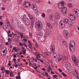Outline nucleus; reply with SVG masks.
<instances>
[{"label":"nucleus","mask_w":79,"mask_h":79,"mask_svg":"<svg viewBox=\"0 0 79 79\" xmlns=\"http://www.w3.org/2000/svg\"><path fill=\"white\" fill-rule=\"evenodd\" d=\"M35 46L36 48H38L39 47V45H38L37 43H35Z\"/></svg>","instance_id":"nucleus-47"},{"label":"nucleus","mask_w":79,"mask_h":79,"mask_svg":"<svg viewBox=\"0 0 79 79\" xmlns=\"http://www.w3.org/2000/svg\"><path fill=\"white\" fill-rule=\"evenodd\" d=\"M7 52V48H6L4 47L2 48L1 52V54L2 56H4L5 54Z\"/></svg>","instance_id":"nucleus-5"},{"label":"nucleus","mask_w":79,"mask_h":79,"mask_svg":"<svg viewBox=\"0 0 79 79\" xmlns=\"http://www.w3.org/2000/svg\"><path fill=\"white\" fill-rule=\"evenodd\" d=\"M46 32L48 35H50L52 34V31H51V30L49 28H47L46 30Z\"/></svg>","instance_id":"nucleus-18"},{"label":"nucleus","mask_w":79,"mask_h":79,"mask_svg":"<svg viewBox=\"0 0 79 79\" xmlns=\"http://www.w3.org/2000/svg\"><path fill=\"white\" fill-rule=\"evenodd\" d=\"M47 26H48V27H49V28H50V29H53L52 26V25H51L50 23H48Z\"/></svg>","instance_id":"nucleus-23"},{"label":"nucleus","mask_w":79,"mask_h":79,"mask_svg":"<svg viewBox=\"0 0 79 79\" xmlns=\"http://www.w3.org/2000/svg\"><path fill=\"white\" fill-rule=\"evenodd\" d=\"M49 19L51 21H54V16L50 15L49 16Z\"/></svg>","instance_id":"nucleus-20"},{"label":"nucleus","mask_w":79,"mask_h":79,"mask_svg":"<svg viewBox=\"0 0 79 79\" xmlns=\"http://www.w3.org/2000/svg\"><path fill=\"white\" fill-rule=\"evenodd\" d=\"M65 67L66 69H68V70H71V65L68 62H67L65 63Z\"/></svg>","instance_id":"nucleus-8"},{"label":"nucleus","mask_w":79,"mask_h":79,"mask_svg":"<svg viewBox=\"0 0 79 79\" xmlns=\"http://www.w3.org/2000/svg\"><path fill=\"white\" fill-rule=\"evenodd\" d=\"M63 56L62 55H60L59 57H58V60H61L62 59Z\"/></svg>","instance_id":"nucleus-26"},{"label":"nucleus","mask_w":79,"mask_h":79,"mask_svg":"<svg viewBox=\"0 0 79 79\" xmlns=\"http://www.w3.org/2000/svg\"><path fill=\"white\" fill-rule=\"evenodd\" d=\"M43 74L45 76H46L47 77H49L48 76V75H49L48 73L46 72H45L44 73H43Z\"/></svg>","instance_id":"nucleus-25"},{"label":"nucleus","mask_w":79,"mask_h":79,"mask_svg":"<svg viewBox=\"0 0 79 79\" xmlns=\"http://www.w3.org/2000/svg\"><path fill=\"white\" fill-rule=\"evenodd\" d=\"M3 1L4 3H5V2H6L7 1V0H3Z\"/></svg>","instance_id":"nucleus-61"},{"label":"nucleus","mask_w":79,"mask_h":79,"mask_svg":"<svg viewBox=\"0 0 79 79\" xmlns=\"http://www.w3.org/2000/svg\"><path fill=\"white\" fill-rule=\"evenodd\" d=\"M21 18L22 19L23 22L25 23L27 25H29L30 24V22L29 19L27 18V15H24L21 16Z\"/></svg>","instance_id":"nucleus-3"},{"label":"nucleus","mask_w":79,"mask_h":79,"mask_svg":"<svg viewBox=\"0 0 79 79\" xmlns=\"http://www.w3.org/2000/svg\"><path fill=\"white\" fill-rule=\"evenodd\" d=\"M31 5V3L30 2H24L23 4V6L25 8H27L29 7V6Z\"/></svg>","instance_id":"nucleus-6"},{"label":"nucleus","mask_w":79,"mask_h":79,"mask_svg":"<svg viewBox=\"0 0 79 79\" xmlns=\"http://www.w3.org/2000/svg\"><path fill=\"white\" fill-rule=\"evenodd\" d=\"M5 72L7 74H10V71L8 70H5Z\"/></svg>","instance_id":"nucleus-33"},{"label":"nucleus","mask_w":79,"mask_h":79,"mask_svg":"<svg viewBox=\"0 0 79 79\" xmlns=\"http://www.w3.org/2000/svg\"><path fill=\"white\" fill-rule=\"evenodd\" d=\"M8 42H9V43H10V42H11V39L10 38H8Z\"/></svg>","instance_id":"nucleus-38"},{"label":"nucleus","mask_w":79,"mask_h":79,"mask_svg":"<svg viewBox=\"0 0 79 79\" xmlns=\"http://www.w3.org/2000/svg\"><path fill=\"white\" fill-rule=\"evenodd\" d=\"M40 61H41V63H44V61L43 60H39Z\"/></svg>","instance_id":"nucleus-62"},{"label":"nucleus","mask_w":79,"mask_h":79,"mask_svg":"<svg viewBox=\"0 0 79 79\" xmlns=\"http://www.w3.org/2000/svg\"><path fill=\"white\" fill-rule=\"evenodd\" d=\"M51 12V9H48L47 10V12L48 13H50Z\"/></svg>","instance_id":"nucleus-46"},{"label":"nucleus","mask_w":79,"mask_h":79,"mask_svg":"<svg viewBox=\"0 0 79 79\" xmlns=\"http://www.w3.org/2000/svg\"><path fill=\"white\" fill-rule=\"evenodd\" d=\"M23 43V41H22V42H20L19 45L22 46L24 45V44H23V43Z\"/></svg>","instance_id":"nucleus-43"},{"label":"nucleus","mask_w":79,"mask_h":79,"mask_svg":"<svg viewBox=\"0 0 79 79\" xmlns=\"http://www.w3.org/2000/svg\"><path fill=\"white\" fill-rule=\"evenodd\" d=\"M31 8L33 9V10L35 11H36L37 8H36V4L33 3L32 4H31Z\"/></svg>","instance_id":"nucleus-17"},{"label":"nucleus","mask_w":79,"mask_h":79,"mask_svg":"<svg viewBox=\"0 0 79 79\" xmlns=\"http://www.w3.org/2000/svg\"><path fill=\"white\" fill-rule=\"evenodd\" d=\"M16 79H20V76H17L16 77Z\"/></svg>","instance_id":"nucleus-41"},{"label":"nucleus","mask_w":79,"mask_h":79,"mask_svg":"<svg viewBox=\"0 0 79 79\" xmlns=\"http://www.w3.org/2000/svg\"><path fill=\"white\" fill-rule=\"evenodd\" d=\"M20 36H21V39L23 38V34H20Z\"/></svg>","instance_id":"nucleus-52"},{"label":"nucleus","mask_w":79,"mask_h":79,"mask_svg":"<svg viewBox=\"0 0 79 79\" xmlns=\"http://www.w3.org/2000/svg\"><path fill=\"white\" fill-rule=\"evenodd\" d=\"M2 10H5V8L4 7H2Z\"/></svg>","instance_id":"nucleus-64"},{"label":"nucleus","mask_w":79,"mask_h":79,"mask_svg":"<svg viewBox=\"0 0 79 79\" xmlns=\"http://www.w3.org/2000/svg\"><path fill=\"white\" fill-rule=\"evenodd\" d=\"M8 34V36L9 37H12V34Z\"/></svg>","instance_id":"nucleus-40"},{"label":"nucleus","mask_w":79,"mask_h":79,"mask_svg":"<svg viewBox=\"0 0 79 79\" xmlns=\"http://www.w3.org/2000/svg\"><path fill=\"white\" fill-rule=\"evenodd\" d=\"M74 14L78 17H79V10L78 9H75L74 10Z\"/></svg>","instance_id":"nucleus-16"},{"label":"nucleus","mask_w":79,"mask_h":79,"mask_svg":"<svg viewBox=\"0 0 79 79\" xmlns=\"http://www.w3.org/2000/svg\"><path fill=\"white\" fill-rule=\"evenodd\" d=\"M35 13H36V16L37 17H39L40 13V12L39 11H36Z\"/></svg>","instance_id":"nucleus-21"},{"label":"nucleus","mask_w":79,"mask_h":79,"mask_svg":"<svg viewBox=\"0 0 79 79\" xmlns=\"http://www.w3.org/2000/svg\"><path fill=\"white\" fill-rule=\"evenodd\" d=\"M53 79H56V78L58 77V76L57 75H54L53 76Z\"/></svg>","instance_id":"nucleus-36"},{"label":"nucleus","mask_w":79,"mask_h":79,"mask_svg":"<svg viewBox=\"0 0 79 79\" xmlns=\"http://www.w3.org/2000/svg\"><path fill=\"white\" fill-rule=\"evenodd\" d=\"M68 7L69 8H71L72 7V4L71 3H69L68 4Z\"/></svg>","instance_id":"nucleus-28"},{"label":"nucleus","mask_w":79,"mask_h":79,"mask_svg":"<svg viewBox=\"0 0 79 79\" xmlns=\"http://www.w3.org/2000/svg\"><path fill=\"white\" fill-rule=\"evenodd\" d=\"M74 76L75 77H76V78H78L77 79H79V74L78 75L77 70L76 69H74Z\"/></svg>","instance_id":"nucleus-15"},{"label":"nucleus","mask_w":79,"mask_h":79,"mask_svg":"<svg viewBox=\"0 0 79 79\" xmlns=\"http://www.w3.org/2000/svg\"><path fill=\"white\" fill-rule=\"evenodd\" d=\"M42 70H44V71H46V69L44 68L42 69Z\"/></svg>","instance_id":"nucleus-60"},{"label":"nucleus","mask_w":79,"mask_h":79,"mask_svg":"<svg viewBox=\"0 0 79 79\" xmlns=\"http://www.w3.org/2000/svg\"><path fill=\"white\" fill-rule=\"evenodd\" d=\"M36 25H37L39 28L42 29V28L43 27V24L40 21H38L36 22Z\"/></svg>","instance_id":"nucleus-7"},{"label":"nucleus","mask_w":79,"mask_h":79,"mask_svg":"<svg viewBox=\"0 0 79 79\" xmlns=\"http://www.w3.org/2000/svg\"><path fill=\"white\" fill-rule=\"evenodd\" d=\"M47 72H48V73L50 72V70L48 69H47Z\"/></svg>","instance_id":"nucleus-56"},{"label":"nucleus","mask_w":79,"mask_h":79,"mask_svg":"<svg viewBox=\"0 0 79 79\" xmlns=\"http://www.w3.org/2000/svg\"><path fill=\"white\" fill-rule=\"evenodd\" d=\"M53 56H54V58H56L58 57V56L56 52L54 53L53 54Z\"/></svg>","instance_id":"nucleus-24"},{"label":"nucleus","mask_w":79,"mask_h":79,"mask_svg":"<svg viewBox=\"0 0 79 79\" xmlns=\"http://www.w3.org/2000/svg\"><path fill=\"white\" fill-rule=\"evenodd\" d=\"M38 68V67L36 66L34 68V69H35V70H36Z\"/></svg>","instance_id":"nucleus-57"},{"label":"nucleus","mask_w":79,"mask_h":79,"mask_svg":"<svg viewBox=\"0 0 79 79\" xmlns=\"http://www.w3.org/2000/svg\"><path fill=\"white\" fill-rule=\"evenodd\" d=\"M26 53V51L25 50H24L23 51V54H25Z\"/></svg>","instance_id":"nucleus-53"},{"label":"nucleus","mask_w":79,"mask_h":79,"mask_svg":"<svg viewBox=\"0 0 79 79\" xmlns=\"http://www.w3.org/2000/svg\"><path fill=\"white\" fill-rule=\"evenodd\" d=\"M69 18H70L71 20L74 21L76 19V17L75 15L70 14L69 15Z\"/></svg>","instance_id":"nucleus-10"},{"label":"nucleus","mask_w":79,"mask_h":79,"mask_svg":"<svg viewBox=\"0 0 79 79\" xmlns=\"http://www.w3.org/2000/svg\"><path fill=\"white\" fill-rule=\"evenodd\" d=\"M37 56L39 58H41V56H40V54H39V53H38L37 54Z\"/></svg>","instance_id":"nucleus-42"},{"label":"nucleus","mask_w":79,"mask_h":79,"mask_svg":"<svg viewBox=\"0 0 79 79\" xmlns=\"http://www.w3.org/2000/svg\"><path fill=\"white\" fill-rule=\"evenodd\" d=\"M58 71H59V72L62 73V70L61 69H58Z\"/></svg>","instance_id":"nucleus-49"},{"label":"nucleus","mask_w":79,"mask_h":79,"mask_svg":"<svg viewBox=\"0 0 79 79\" xmlns=\"http://www.w3.org/2000/svg\"><path fill=\"white\" fill-rule=\"evenodd\" d=\"M23 41L25 42H27V39H23Z\"/></svg>","instance_id":"nucleus-51"},{"label":"nucleus","mask_w":79,"mask_h":79,"mask_svg":"<svg viewBox=\"0 0 79 79\" xmlns=\"http://www.w3.org/2000/svg\"><path fill=\"white\" fill-rule=\"evenodd\" d=\"M39 34L38 35V40H40V38L44 34H43V31H38Z\"/></svg>","instance_id":"nucleus-9"},{"label":"nucleus","mask_w":79,"mask_h":79,"mask_svg":"<svg viewBox=\"0 0 79 79\" xmlns=\"http://www.w3.org/2000/svg\"><path fill=\"white\" fill-rule=\"evenodd\" d=\"M55 18L57 20L60 19V15L58 13H56Z\"/></svg>","instance_id":"nucleus-19"},{"label":"nucleus","mask_w":79,"mask_h":79,"mask_svg":"<svg viewBox=\"0 0 79 79\" xmlns=\"http://www.w3.org/2000/svg\"><path fill=\"white\" fill-rule=\"evenodd\" d=\"M37 73L38 75V76H40L41 77H42V76L41 75V74L40 73H41L39 71H37Z\"/></svg>","instance_id":"nucleus-31"},{"label":"nucleus","mask_w":79,"mask_h":79,"mask_svg":"<svg viewBox=\"0 0 79 79\" xmlns=\"http://www.w3.org/2000/svg\"><path fill=\"white\" fill-rule=\"evenodd\" d=\"M3 22H0V25L1 26H2V25H3Z\"/></svg>","instance_id":"nucleus-50"},{"label":"nucleus","mask_w":79,"mask_h":79,"mask_svg":"<svg viewBox=\"0 0 79 79\" xmlns=\"http://www.w3.org/2000/svg\"><path fill=\"white\" fill-rule=\"evenodd\" d=\"M75 43L73 40H71L69 44V48L70 51L73 52L75 51Z\"/></svg>","instance_id":"nucleus-2"},{"label":"nucleus","mask_w":79,"mask_h":79,"mask_svg":"<svg viewBox=\"0 0 79 79\" xmlns=\"http://www.w3.org/2000/svg\"><path fill=\"white\" fill-rule=\"evenodd\" d=\"M13 60L14 61V63H16V59L15 58L13 59Z\"/></svg>","instance_id":"nucleus-48"},{"label":"nucleus","mask_w":79,"mask_h":79,"mask_svg":"<svg viewBox=\"0 0 79 79\" xmlns=\"http://www.w3.org/2000/svg\"><path fill=\"white\" fill-rule=\"evenodd\" d=\"M11 31H10V30H9L8 31V32H7L8 33V34H9V33H10L11 32Z\"/></svg>","instance_id":"nucleus-63"},{"label":"nucleus","mask_w":79,"mask_h":79,"mask_svg":"<svg viewBox=\"0 0 79 79\" xmlns=\"http://www.w3.org/2000/svg\"><path fill=\"white\" fill-rule=\"evenodd\" d=\"M28 16L29 17L30 20H32L34 19V17H33V16H32V15H31L29 14H28Z\"/></svg>","instance_id":"nucleus-22"},{"label":"nucleus","mask_w":79,"mask_h":79,"mask_svg":"<svg viewBox=\"0 0 79 79\" xmlns=\"http://www.w3.org/2000/svg\"><path fill=\"white\" fill-rule=\"evenodd\" d=\"M62 73V75L64 76V77H67L66 75L64 73Z\"/></svg>","instance_id":"nucleus-39"},{"label":"nucleus","mask_w":79,"mask_h":79,"mask_svg":"<svg viewBox=\"0 0 79 79\" xmlns=\"http://www.w3.org/2000/svg\"><path fill=\"white\" fill-rule=\"evenodd\" d=\"M13 50H14L15 51L17 52V50L16 48V47H13Z\"/></svg>","instance_id":"nucleus-44"},{"label":"nucleus","mask_w":79,"mask_h":79,"mask_svg":"<svg viewBox=\"0 0 79 79\" xmlns=\"http://www.w3.org/2000/svg\"><path fill=\"white\" fill-rule=\"evenodd\" d=\"M29 44V46L30 47H32V45L31 44Z\"/></svg>","instance_id":"nucleus-58"},{"label":"nucleus","mask_w":79,"mask_h":79,"mask_svg":"<svg viewBox=\"0 0 79 79\" xmlns=\"http://www.w3.org/2000/svg\"><path fill=\"white\" fill-rule=\"evenodd\" d=\"M34 27V22L32 21L31 23V27Z\"/></svg>","instance_id":"nucleus-35"},{"label":"nucleus","mask_w":79,"mask_h":79,"mask_svg":"<svg viewBox=\"0 0 79 79\" xmlns=\"http://www.w3.org/2000/svg\"><path fill=\"white\" fill-rule=\"evenodd\" d=\"M72 57L73 63L75 65L79 67V61L77 60V58L75 57V55H72Z\"/></svg>","instance_id":"nucleus-4"},{"label":"nucleus","mask_w":79,"mask_h":79,"mask_svg":"<svg viewBox=\"0 0 79 79\" xmlns=\"http://www.w3.org/2000/svg\"><path fill=\"white\" fill-rule=\"evenodd\" d=\"M41 16H42V17H43V18H44L45 17V15L44 13H43L42 14Z\"/></svg>","instance_id":"nucleus-37"},{"label":"nucleus","mask_w":79,"mask_h":79,"mask_svg":"<svg viewBox=\"0 0 79 79\" xmlns=\"http://www.w3.org/2000/svg\"><path fill=\"white\" fill-rule=\"evenodd\" d=\"M55 46H51V48H50V50H51V52H50V54H52L53 53H56V52H55Z\"/></svg>","instance_id":"nucleus-14"},{"label":"nucleus","mask_w":79,"mask_h":79,"mask_svg":"<svg viewBox=\"0 0 79 79\" xmlns=\"http://www.w3.org/2000/svg\"><path fill=\"white\" fill-rule=\"evenodd\" d=\"M4 26H5V27L7 28H9V26L10 28H12L11 26H10V22L9 21H8L7 22L5 23V24H4Z\"/></svg>","instance_id":"nucleus-13"},{"label":"nucleus","mask_w":79,"mask_h":79,"mask_svg":"<svg viewBox=\"0 0 79 79\" xmlns=\"http://www.w3.org/2000/svg\"><path fill=\"white\" fill-rule=\"evenodd\" d=\"M59 24L60 28L61 29H62V28L64 27V22L63 20L60 21L59 22Z\"/></svg>","instance_id":"nucleus-11"},{"label":"nucleus","mask_w":79,"mask_h":79,"mask_svg":"<svg viewBox=\"0 0 79 79\" xmlns=\"http://www.w3.org/2000/svg\"><path fill=\"white\" fill-rule=\"evenodd\" d=\"M69 22V20L67 19H65L64 20V23H67Z\"/></svg>","instance_id":"nucleus-34"},{"label":"nucleus","mask_w":79,"mask_h":79,"mask_svg":"<svg viewBox=\"0 0 79 79\" xmlns=\"http://www.w3.org/2000/svg\"><path fill=\"white\" fill-rule=\"evenodd\" d=\"M10 76L12 77H13L14 75H13V73L12 71L10 72Z\"/></svg>","instance_id":"nucleus-30"},{"label":"nucleus","mask_w":79,"mask_h":79,"mask_svg":"<svg viewBox=\"0 0 79 79\" xmlns=\"http://www.w3.org/2000/svg\"><path fill=\"white\" fill-rule=\"evenodd\" d=\"M29 35L30 36L32 37V34L31 33L29 32Z\"/></svg>","instance_id":"nucleus-59"},{"label":"nucleus","mask_w":79,"mask_h":79,"mask_svg":"<svg viewBox=\"0 0 79 79\" xmlns=\"http://www.w3.org/2000/svg\"><path fill=\"white\" fill-rule=\"evenodd\" d=\"M2 43H3L2 42H0V49L2 48Z\"/></svg>","instance_id":"nucleus-32"},{"label":"nucleus","mask_w":79,"mask_h":79,"mask_svg":"<svg viewBox=\"0 0 79 79\" xmlns=\"http://www.w3.org/2000/svg\"><path fill=\"white\" fill-rule=\"evenodd\" d=\"M63 44H64V45L66 44V42L65 41H63Z\"/></svg>","instance_id":"nucleus-54"},{"label":"nucleus","mask_w":79,"mask_h":79,"mask_svg":"<svg viewBox=\"0 0 79 79\" xmlns=\"http://www.w3.org/2000/svg\"><path fill=\"white\" fill-rule=\"evenodd\" d=\"M65 2L64 1H61L58 3V8L61 9V12L64 15L66 14V12L67 11V8L66 7H64L65 5Z\"/></svg>","instance_id":"nucleus-1"},{"label":"nucleus","mask_w":79,"mask_h":79,"mask_svg":"<svg viewBox=\"0 0 79 79\" xmlns=\"http://www.w3.org/2000/svg\"><path fill=\"white\" fill-rule=\"evenodd\" d=\"M64 59L65 60H66L68 59V57L66 56H64Z\"/></svg>","instance_id":"nucleus-45"},{"label":"nucleus","mask_w":79,"mask_h":79,"mask_svg":"<svg viewBox=\"0 0 79 79\" xmlns=\"http://www.w3.org/2000/svg\"><path fill=\"white\" fill-rule=\"evenodd\" d=\"M4 69V66H2L1 68V71L3 70Z\"/></svg>","instance_id":"nucleus-55"},{"label":"nucleus","mask_w":79,"mask_h":79,"mask_svg":"<svg viewBox=\"0 0 79 79\" xmlns=\"http://www.w3.org/2000/svg\"><path fill=\"white\" fill-rule=\"evenodd\" d=\"M64 36V38L67 39L68 37V35L69 34V32L68 31L65 30L63 31Z\"/></svg>","instance_id":"nucleus-12"},{"label":"nucleus","mask_w":79,"mask_h":79,"mask_svg":"<svg viewBox=\"0 0 79 79\" xmlns=\"http://www.w3.org/2000/svg\"><path fill=\"white\" fill-rule=\"evenodd\" d=\"M44 54L45 55H47V56H49V53L48 52H44Z\"/></svg>","instance_id":"nucleus-27"},{"label":"nucleus","mask_w":79,"mask_h":79,"mask_svg":"<svg viewBox=\"0 0 79 79\" xmlns=\"http://www.w3.org/2000/svg\"><path fill=\"white\" fill-rule=\"evenodd\" d=\"M68 24L70 25H73V23L72 21H69L68 22Z\"/></svg>","instance_id":"nucleus-29"}]
</instances>
